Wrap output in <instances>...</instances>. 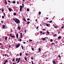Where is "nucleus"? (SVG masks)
Segmentation results:
<instances>
[{
	"mask_svg": "<svg viewBox=\"0 0 64 64\" xmlns=\"http://www.w3.org/2000/svg\"><path fill=\"white\" fill-rule=\"evenodd\" d=\"M24 31H25V33H26V30H24Z\"/></svg>",
	"mask_w": 64,
	"mask_h": 64,
	"instance_id": "60",
	"label": "nucleus"
},
{
	"mask_svg": "<svg viewBox=\"0 0 64 64\" xmlns=\"http://www.w3.org/2000/svg\"><path fill=\"white\" fill-rule=\"evenodd\" d=\"M42 34L43 35H44V34H45V32H44L42 33Z\"/></svg>",
	"mask_w": 64,
	"mask_h": 64,
	"instance_id": "32",
	"label": "nucleus"
},
{
	"mask_svg": "<svg viewBox=\"0 0 64 64\" xmlns=\"http://www.w3.org/2000/svg\"><path fill=\"white\" fill-rule=\"evenodd\" d=\"M22 8H20V12H21L22 11Z\"/></svg>",
	"mask_w": 64,
	"mask_h": 64,
	"instance_id": "30",
	"label": "nucleus"
},
{
	"mask_svg": "<svg viewBox=\"0 0 64 64\" xmlns=\"http://www.w3.org/2000/svg\"><path fill=\"white\" fill-rule=\"evenodd\" d=\"M61 38V36H59L58 37V39H60V38Z\"/></svg>",
	"mask_w": 64,
	"mask_h": 64,
	"instance_id": "12",
	"label": "nucleus"
},
{
	"mask_svg": "<svg viewBox=\"0 0 64 64\" xmlns=\"http://www.w3.org/2000/svg\"><path fill=\"white\" fill-rule=\"evenodd\" d=\"M52 22V20H50L49 22V23H51Z\"/></svg>",
	"mask_w": 64,
	"mask_h": 64,
	"instance_id": "44",
	"label": "nucleus"
},
{
	"mask_svg": "<svg viewBox=\"0 0 64 64\" xmlns=\"http://www.w3.org/2000/svg\"><path fill=\"white\" fill-rule=\"evenodd\" d=\"M54 28H58V26H54Z\"/></svg>",
	"mask_w": 64,
	"mask_h": 64,
	"instance_id": "17",
	"label": "nucleus"
},
{
	"mask_svg": "<svg viewBox=\"0 0 64 64\" xmlns=\"http://www.w3.org/2000/svg\"><path fill=\"white\" fill-rule=\"evenodd\" d=\"M19 40L20 41H22V40H21V39H20Z\"/></svg>",
	"mask_w": 64,
	"mask_h": 64,
	"instance_id": "57",
	"label": "nucleus"
},
{
	"mask_svg": "<svg viewBox=\"0 0 64 64\" xmlns=\"http://www.w3.org/2000/svg\"><path fill=\"white\" fill-rule=\"evenodd\" d=\"M13 20L16 23H17V24H19V23H20V20L19 19L17 18H13Z\"/></svg>",
	"mask_w": 64,
	"mask_h": 64,
	"instance_id": "1",
	"label": "nucleus"
},
{
	"mask_svg": "<svg viewBox=\"0 0 64 64\" xmlns=\"http://www.w3.org/2000/svg\"><path fill=\"white\" fill-rule=\"evenodd\" d=\"M50 42H53V40L52 39H51L50 40Z\"/></svg>",
	"mask_w": 64,
	"mask_h": 64,
	"instance_id": "36",
	"label": "nucleus"
},
{
	"mask_svg": "<svg viewBox=\"0 0 64 64\" xmlns=\"http://www.w3.org/2000/svg\"><path fill=\"white\" fill-rule=\"evenodd\" d=\"M30 22H27L26 24H30Z\"/></svg>",
	"mask_w": 64,
	"mask_h": 64,
	"instance_id": "20",
	"label": "nucleus"
},
{
	"mask_svg": "<svg viewBox=\"0 0 64 64\" xmlns=\"http://www.w3.org/2000/svg\"><path fill=\"white\" fill-rule=\"evenodd\" d=\"M2 18H4V16H2Z\"/></svg>",
	"mask_w": 64,
	"mask_h": 64,
	"instance_id": "48",
	"label": "nucleus"
},
{
	"mask_svg": "<svg viewBox=\"0 0 64 64\" xmlns=\"http://www.w3.org/2000/svg\"><path fill=\"white\" fill-rule=\"evenodd\" d=\"M26 10L28 12V11H29V8H27Z\"/></svg>",
	"mask_w": 64,
	"mask_h": 64,
	"instance_id": "21",
	"label": "nucleus"
},
{
	"mask_svg": "<svg viewBox=\"0 0 64 64\" xmlns=\"http://www.w3.org/2000/svg\"><path fill=\"white\" fill-rule=\"evenodd\" d=\"M39 15H40V14H41V12H39Z\"/></svg>",
	"mask_w": 64,
	"mask_h": 64,
	"instance_id": "41",
	"label": "nucleus"
},
{
	"mask_svg": "<svg viewBox=\"0 0 64 64\" xmlns=\"http://www.w3.org/2000/svg\"><path fill=\"white\" fill-rule=\"evenodd\" d=\"M5 57H6L7 56V54H5Z\"/></svg>",
	"mask_w": 64,
	"mask_h": 64,
	"instance_id": "63",
	"label": "nucleus"
},
{
	"mask_svg": "<svg viewBox=\"0 0 64 64\" xmlns=\"http://www.w3.org/2000/svg\"><path fill=\"white\" fill-rule=\"evenodd\" d=\"M43 38L42 39V40H45V39H46V38Z\"/></svg>",
	"mask_w": 64,
	"mask_h": 64,
	"instance_id": "23",
	"label": "nucleus"
},
{
	"mask_svg": "<svg viewBox=\"0 0 64 64\" xmlns=\"http://www.w3.org/2000/svg\"><path fill=\"white\" fill-rule=\"evenodd\" d=\"M19 62H20V60H18V62H16V63H18Z\"/></svg>",
	"mask_w": 64,
	"mask_h": 64,
	"instance_id": "26",
	"label": "nucleus"
},
{
	"mask_svg": "<svg viewBox=\"0 0 64 64\" xmlns=\"http://www.w3.org/2000/svg\"><path fill=\"white\" fill-rule=\"evenodd\" d=\"M20 9H22V6H20Z\"/></svg>",
	"mask_w": 64,
	"mask_h": 64,
	"instance_id": "16",
	"label": "nucleus"
},
{
	"mask_svg": "<svg viewBox=\"0 0 64 64\" xmlns=\"http://www.w3.org/2000/svg\"><path fill=\"white\" fill-rule=\"evenodd\" d=\"M5 26L4 25H2L3 29H5Z\"/></svg>",
	"mask_w": 64,
	"mask_h": 64,
	"instance_id": "8",
	"label": "nucleus"
},
{
	"mask_svg": "<svg viewBox=\"0 0 64 64\" xmlns=\"http://www.w3.org/2000/svg\"><path fill=\"white\" fill-rule=\"evenodd\" d=\"M23 43L24 44H25L26 43V42H23Z\"/></svg>",
	"mask_w": 64,
	"mask_h": 64,
	"instance_id": "62",
	"label": "nucleus"
},
{
	"mask_svg": "<svg viewBox=\"0 0 64 64\" xmlns=\"http://www.w3.org/2000/svg\"><path fill=\"white\" fill-rule=\"evenodd\" d=\"M58 56L60 58H61V56H60V55H58Z\"/></svg>",
	"mask_w": 64,
	"mask_h": 64,
	"instance_id": "53",
	"label": "nucleus"
},
{
	"mask_svg": "<svg viewBox=\"0 0 64 64\" xmlns=\"http://www.w3.org/2000/svg\"><path fill=\"white\" fill-rule=\"evenodd\" d=\"M4 17H6V14H5V13H4Z\"/></svg>",
	"mask_w": 64,
	"mask_h": 64,
	"instance_id": "31",
	"label": "nucleus"
},
{
	"mask_svg": "<svg viewBox=\"0 0 64 64\" xmlns=\"http://www.w3.org/2000/svg\"><path fill=\"white\" fill-rule=\"evenodd\" d=\"M31 59L32 60H33V58L32 57L31 58Z\"/></svg>",
	"mask_w": 64,
	"mask_h": 64,
	"instance_id": "56",
	"label": "nucleus"
},
{
	"mask_svg": "<svg viewBox=\"0 0 64 64\" xmlns=\"http://www.w3.org/2000/svg\"><path fill=\"white\" fill-rule=\"evenodd\" d=\"M18 28L19 30H20V28L19 26H18Z\"/></svg>",
	"mask_w": 64,
	"mask_h": 64,
	"instance_id": "22",
	"label": "nucleus"
},
{
	"mask_svg": "<svg viewBox=\"0 0 64 64\" xmlns=\"http://www.w3.org/2000/svg\"><path fill=\"white\" fill-rule=\"evenodd\" d=\"M29 41L30 42H31V41H32V40H31L30 39V40H29Z\"/></svg>",
	"mask_w": 64,
	"mask_h": 64,
	"instance_id": "33",
	"label": "nucleus"
},
{
	"mask_svg": "<svg viewBox=\"0 0 64 64\" xmlns=\"http://www.w3.org/2000/svg\"><path fill=\"white\" fill-rule=\"evenodd\" d=\"M13 4H15V3H16V2H15V0L13 1Z\"/></svg>",
	"mask_w": 64,
	"mask_h": 64,
	"instance_id": "15",
	"label": "nucleus"
},
{
	"mask_svg": "<svg viewBox=\"0 0 64 64\" xmlns=\"http://www.w3.org/2000/svg\"><path fill=\"white\" fill-rule=\"evenodd\" d=\"M38 27L37 26V27L36 28V29H38Z\"/></svg>",
	"mask_w": 64,
	"mask_h": 64,
	"instance_id": "61",
	"label": "nucleus"
},
{
	"mask_svg": "<svg viewBox=\"0 0 64 64\" xmlns=\"http://www.w3.org/2000/svg\"><path fill=\"white\" fill-rule=\"evenodd\" d=\"M24 59L26 60V61H27V58H24Z\"/></svg>",
	"mask_w": 64,
	"mask_h": 64,
	"instance_id": "38",
	"label": "nucleus"
},
{
	"mask_svg": "<svg viewBox=\"0 0 64 64\" xmlns=\"http://www.w3.org/2000/svg\"><path fill=\"white\" fill-rule=\"evenodd\" d=\"M16 36L17 38H18V34H16Z\"/></svg>",
	"mask_w": 64,
	"mask_h": 64,
	"instance_id": "13",
	"label": "nucleus"
},
{
	"mask_svg": "<svg viewBox=\"0 0 64 64\" xmlns=\"http://www.w3.org/2000/svg\"><path fill=\"white\" fill-rule=\"evenodd\" d=\"M2 12H4V10H3V9L2 10Z\"/></svg>",
	"mask_w": 64,
	"mask_h": 64,
	"instance_id": "47",
	"label": "nucleus"
},
{
	"mask_svg": "<svg viewBox=\"0 0 64 64\" xmlns=\"http://www.w3.org/2000/svg\"><path fill=\"white\" fill-rule=\"evenodd\" d=\"M15 63H14V62H13V63H12V64H15Z\"/></svg>",
	"mask_w": 64,
	"mask_h": 64,
	"instance_id": "64",
	"label": "nucleus"
},
{
	"mask_svg": "<svg viewBox=\"0 0 64 64\" xmlns=\"http://www.w3.org/2000/svg\"><path fill=\"white\" fill-rule=\"evenodd\" d=\"M15 61V59L14 58L12 60V62H14Z\"/></svg>",
	"mask_w": 64,
	"mask_h": 64,
	"instance_id": "43",
	"label": "nucleus"
},
{
	"mask_svg": "<svg viewBox=\"0 0 64 64\" xmlns=\"http://www.w3.org/2000/svg\"><path fill=\"white\" fill-rule=\"evenodd\" d=\"M21 47L22 49V50H23V49H24V48H23V46L22 45Z\"/></svg>",
	"mask_w": 64,
	"mask_h": 64,
	"instance_id": "14",
	"label": "nucleus"
},
{
	"mask_svg": "<svg viewBox=\"0 0 64 64\" xmlns=\"http://www.w3.org/2000/svg\"><path fill=\"white\" fill-rule=\"evenodd\" d=\"M46 25L47 26H49V25L48 24H47Z\"/></svg>",
	"mask_w": 64,
	"mask_h": 64,
	"instance_id": "54",
	"label": "nucleus"
},
{
	"mask_svg": "<svg viewBox=\"0 0 64 64\" xmlns=\"http://www.w3.org/2000/svg\"><path fill=\"white\" fill-rule=\"evenodd\" d=\"M18 60H20V58H18Z\"/></svg>",
	"mask_w": 64,
	"mask_h": 64,
	"instance_id": "52",
	"label": "nucleus"
},
{
	"mask_svg": "<svg viewBox=\"0 0 64 64\" xmlns=\"http://www.w3.org/2000/svg\"><path fill=\"white\" fill-rule=\"evenodd\" d=\"M47 33L48 34H49V32L48 31H47L46 32V33Z\"/></svg>",
	"mask_w": 64,
	"mask_h": 64,
	"instance_id": "35",
	"label": "nucleus"
},
{
	"mask_svg": "<svg viewBox=\"0 0 64 64\" xmlns=\"http://www.w3.org/2000/svg\"><path fill=\"white\" fill-rule=\"evenodd\" d=\"M8 10L9 11H10V12H11V11H12V9L10 8H8Z\"/></svg>",
	"mask_w": 64,
	"mask_h": 64,
	"instance_id": "3",
	"label": "nucleus"
},
{
	"mask_svg": "<svg viewBox=\"0 0 64 64\" xmlns=\"http://www.w3.org/2000/svg\"><path fill=\"white\" fill-rule=\"evenodd\" d=\"M53 63L54 64H56L57 63L55 62L54 61H53Z\"/></svg>",
	"mask_w": 64,
	"mask_h": 64,
	"instance_id": "10",
	"label": "nucleus"
},
{
	"mask_svg": "<svg viewBox=\"0 0 64 64\" xmlns=\"http://www.w3.org/2000/svg\"><path fill=\"white\" fill-rule=\"evenodd\" d=\"M8 47H9V48H10V47H11V46L10 45Z\"/></svg>",
	"mask_w": 64,
	"mask_h": 64,
	"instance_id": "51",
	"label": "nucleus"
},
{
	"mask_svg": "<svg viewBox=\"0 0 64 64\" xmlns=\"http://www.w3.org/2000/svg\"><path fill=\"white\" fill-rule=\"evenodd\" d=\"M19 54H16V57H17L18 56H19Z\"/></svg>",
	"mask_w": 64,
	"mask_h": 64,
	"instance_id": "27",
	"label": "nucleus"
},
{
	"mask_svg": "<svg viewBox=\"0 0 64 64\" xmlns=\"http://www.w3.org/2000/svg\"><path fill=\"white\" fill-rule=\"evenodd\" d=\"M20 56H22V53H20Z\"/></svg>",
	"mask_w": 64,
	"mask_h": 64,
	"instance_id": "29",
	"label": "nucleus"
},
{
	"mask_svg": "<svg viewBox=\"0 0 64 64\" xmlns=\"http://www.w3.org/2000/svg\"><path fill=\"white\" fill-rule=\"evenodd\" d=\"M18 58H16V61H18Z\"/></svg>",
	"mask_w": 64,
	"mask_h": 64,
	"instance_id": "39",
	"label": "nucleus"
},
{
	"mask_svg": "<svg viewBox=\"0 0 64 64\" xmlns=\"http://www.w3.org/2000/svg\"><path fill=\"white\" fill-rule=\"evenodd\" d=\"M40 33H42V31H40Z\"/></svg>",
	"mask_w": 64,
	"mask_h": 64,
	"instance_id": "59",
	"label": "nucleus"
},
{
	"mask_svg": "<svg viewBox=\"0 0 64 64\" xmlns=\"http://www.w3.org/2000/svg\"><path fill=\"white\" fill-rule=\"evenodd\" d=\"M57 36V34H54L53 35V37H56V36Z\"/></svg>",
	"mask_w": 64,
	"mask_h": 64,
	"instance_id": "9",
	"label": "nucleus"
},
{
	"mask_svg": "<svg viewBox=\"0 0 64 64\" xmlns=\"http://www.w3.org/2000/svg\"><path fill=\"white\" fill-rule=\"evenodd\" d=\"M19 62H20V60H18V62H16V63H18Z\"/></svg>",
	"mask_w": 64,
	"mask_h": 64,
	"instance_id": "25",
	"label": "nucleus"
},
{
	"mask_svg": "<svg viewBox=\"0 0 64 64\" xmlns=\"http://www.w3.org/2000/svg\"><path fill=\"white\" fill-rule=\"evenodd\" d=\"M27 20H28V21H29V20H30V18H28L27 19Z\"/></svg>",
	"mask_w": 64,
	"mask_h": 64,
	"instance_id": "42",
	"label": "nucleus"
},
{
	"mask_svg": "<svg viewBox=\"0 0 64 64\" xmlns=\"http://www.w3.org/2000/svg\"><path fill=\"white\" fill-rule=\"evenodd\" d=\"M16 2L17 4H19V2H18V1H17Z\"/></svg>",
	"mask_w": 64,
	"mask_h": 64,
	"instance_id": "34",
	"label": "nucleus"
},
{
	"mask_svg": "<svg viewBox=\"0 0 64 64\" xmlns=\"http://www.w3.org/2000/svg\"><path fill=\"white\" fill-rule=\"evenodd\" d=\"M38 50H39V52H40V51H41V49H40V48H39L38 49Z\"/></svg>",
	"mask_w": 64,
	"mask_h": 64,
	"instance_id": "37",
	"label": "nucleus"
},
{
	"mask_svg": "<svg viewBox=\"0 0 64 64\" xmlns=\"http://www.w3.org/2000/svg\"><path fill=\"white\" fill-rule=\"evenodd\" d=\"M64 28V26H62L61 27V28Z\"/></svg>",
	"mask_w": 64,
	"mask_h": 64,
	"instance_id": "46",
	"label": "nucleus"
},
{
	"mask_svg": "<svg viewBox=\"0 0 64 64\" xmlns=\"http://www.w3.org/2000/svg\"><path fill=\"white\" fill-rule=\"evenodd\" d=\"M22 6L23 7V8H24V4L22 3Z\"/></svg>",
	"mask_w": 64,
	"mask_h": 64,
	"instance_id": "28",
	"label": "nucleus"
},
{
	"mask_svg": "<svg viewBox=\"0 0 64 64\" xmlns=\"http://www.w3.org/2000/svg\"><path fill=\"white\" fill-rule=\"evenodd\" d=\"M10 37H11L12 38H14L15 36H12V34H10Z\"/></svg>",
	"mask_w": 64,
	"mask_h": 64,
	"instance_id": "4",
	"label": "nucleus"
},
{
	"mask_svg": "<svg viewBox=\"0 0 64 64\" xmlns=\"http://www.w3.org/2000/svg\"><path fill=\"white\" fill-rule=\"evenodd\" d=\"M54 43H52V45H54Z\"/></svg>",
	"mask_w": 64,
	"mask_h": 64,
	"instance_id": "58",
	"label": "nucleus"
},
{
	"mask_svg": "<svg viewBox=\"0 0 64 64\" xmlns=\"http://www.w3.org/2000/svg\"><path fill=\"white\" fill-rule=\"evenodd\" d=\"M8 60H4V62L5 63H8Z\"/></svg>",
	"mask_w": 64,
	"mask_h": 64,
	"instance_id": "7",
	"label": "nucleus"
},
{
	"mask_svg": "<svg viewBox=\"0 0 64 64\" xmlns=\"http://www.w3.org/2000/svg\"><path fill=\"white\" fill-rule=\"evenodd\" d=\"M5 1L6 2H4V3H5L6 5H7V1L6 0H5Z\"/></svg>",
	"mask_w": 64,
	"mask_h": 64,
	"instance_id": "11",
	"label": "nucleus"
},
{
	"mask_svg": "<svg viewBox=\"0 0 64 64\" xmlns=\"http://www.w3.org/2000/svg\"><path fill=\"white\" fill-rule=\"evenodd\" d=\"M32 51H34V48H32Z\"/></svg>",
	"mask_w": 64,
	"mask_h": 64,
	"instance_id": "55",
	"label": "nucleus"
},
{
	"mask_svg": "<svg viewBox=\"0 0 64 64\" xmlns=\"http://www.w3.org/2000/svg\"><path fill=\"white\" fill-rule=\"evenodd\" d=\"M42 61H40V62H38V64H40V63H41V62Z\"/></svg>",
	"mask_w": 64,
	"mask_h": 64,
	"instance_id": "24",
	"label": "nucleus"
},
{
	"mask_svg": "<svg viewBox=\"0 0 64 64\" xmlns=\"http://www.w3.org/2000/svg\"><path fill=\"white\" fill-rule=\"evenodd\" d=\"M14 16L16 15V13H14Z\"/></svg>",
	"mask_w": 64,
	"mask_h": 64,
	"instance_id": "18",
	"label": "nucleus"
},
{
	"mask_svg": "<svg viewBox=\"0 0 64 64\" xmlns=\"http://www.w3.org/2000/svg\"><path fill=\"white\" fill-rule=\"evenodd\" d=\"M7 38H8V37L6 36L5 37V40H7Z\"/></svg>",
	"mask_w": 64,
	"mask_h": 64,
	"instance_id": "5",
	"label": "nucleus"
},
{
	"mask_svg": "<svg viewBox=\"0 0 64 64\" xmlns=\"http://www.w3.org/2000/svg\"><path fill=\"white\" fill-rule=\"evenodd\" d=\"M26 56H28V55H29L28 54H26Z\"/></svg>",
	"mask_w": 64,
	"mask_h": 64,
	"instance_id": "40",
	"label": "nucleus"
},
{
	"mask_svg": "<svg viewBox=\"0 0 64 64\" xmlns=\"http://www.w3.org/2000/svg\"><path fill=\"white\" fill-rule=\"evenodd\" d=\"M23 20H24V21H25V22L26 21V19H25V18H23Z\"/></svg>",
	"mask_w": 64,
	"mask_h": 64,
	"instance_id": "19",
	"label": "nucleus"
},
{
	"mask_svg": "<svg viewBox=\"0 0 64 64\" xmlns=\"http://www.w3.org/2000/svg\"><path fill=\"white\" fill-rule=\"evenodd\" d=\"M20 46V44H18V45L16 46V48H18Z\"/></svg>",
	"mask_w": 64,
	"mask_h": 64,
	"instance_id": "2",
	"label": "nucleus"
},
{
	"mask_svg": "<svg viewBox=\"0 0 64 64\" xmlns=\"http://www.w3.org/2000/svg\"><path fill=\"white\" fill-rule=\"evenodd\" d=\"M42 30L43 31H44V30H45V28H43V29H42Z\"/></svg>",
	"mask_w": 64,
	"mask_h": 64,
	"instance_id": "50",
	"label": "nucleus"
},
{
	"mask_svg": "<svg viewBox=\"0 0 64 64\" xmlns=\"http://www.w3.org/2000/svg\"><path fill=\"white\" fill-rule=\"evenodd\" d=\"M32 64H34V63H33V61H32Z\"/></svg>",
	"mask_w": 64,
	"mask_h": 64,
	"instance_id": "45",
	"label": "nucleus"
},
{
	"mask_svg": "<svg viewBox=\"0 0 64 64\" xmlns=\"http://www.w3.org/2000/svg\"><path fill=\"white\" fill-rule=\"evenodd\" d=\"M20 35V36H21V38H22V37H23V36L22 35V33H21Z\"/></svg>",
	"mask_w": 64,
	"mask_h": 64,
	"instance_id": "6",
	"label": "nucleus"
},
{
	"mask_svg": "<svg viewBox=\"0 0 64 64\" xmlns=\"http://www.w3.org/2000/svg\"><path fill=\"white\" fill-rule=\"evenodd\" d=\"M8 2H9V3H11V2H10V1L8 0Z\"/></svg>",
	"mask_w": 64,
	"mask_h": 64,
	"instance_id": "49",
	"label": "nucleus"
}]
</instances>
